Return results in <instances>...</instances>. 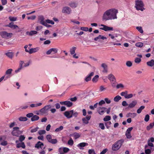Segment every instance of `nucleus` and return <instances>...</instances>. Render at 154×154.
Listing matches in <instances>:
<instances>
[{
	"label": "nucleus",
	"mask_w": 154,
	"mask_h": 154,
	"mask_svg": "<svg viewBox=\"0 0 154 154\" xmlns=\"http://www.w3.org/2000/svg\"><path fill=\"white\" fill-rule=\"evenodd\" d=\"M118 11L115 8H112L106 10L103 14L102 17L103 20L106 21L110 20L116 19L117 14Z\"/></svg>",
	"instance_id": "nucleus-1"
},
{
	"label": "nucleus",
	"mask_w": 154,
	"mask_h": 154,
	"mask_svg": "<svg viewBox=\"0 0 154 154\" xmlns=\"http://www.w3.org/2000/svg\"><path fill=\"white\" fill-rule=\"evenodd\" d=\"M135 5L134 7L137 11H142L145 9L144 8V4L142 0H135Z\"/></svg>",
	"instance_id": "nucleus-2"
},
{
	"label": "nucleus",
	"mask_w": 154,
	"mask_h": 154,
	"mask_svg": "<svg viewBox=\"0 0 154 154\" xmlns=\"http://www.w3.org/2000/svg\"><path fill=\"white\" fill-rule=\"evenodd\" d=\"M123 142V140H120L115 142L112 146V150L116 151L119 149L121 146Z\"/></svg>",
	"instance_id": "nucleus-3"
},
{
	"label": "nucleus",
	"mask_w": 154,
	"mask_h": 154,
	"mask_svg": "<svg viewBox=\"0 0 154 154\" xmlns=\"http://www.w3.org/2000/svg\"><path fill=\"white\" fill-rule=\"evenodd\" d=\"M51 107V106L50 105H48L45 106L44 107L41 109L39 110V112H40L41 115H47L49 109Z\"/></svg>",
	"instance_id": "nucleus-4"
},
{
	"label": "nucleus",
	"mask_w": 154,
	"mask_h": 154,
	"mask_svg": "<svg viewBox=\"0 0 154 154\" xmlns=\"http://www.w3.org/2000/svg\"><path fill=\"white\" fill-rule=\"evenodd\" d=\"M0 35L3 38L8 39L12 37L13 34L12 33H8L6 31H2L0 32Z\"/></svg>",
	"instance_id": "nucleus-5"
},
{
	"label": "nucleus",
	"mask_w": 154,
	"mask_h": 154,
	"mask_svg": "<svg viewBox=\"0 0 154 154\" xmlns=\"http://www.w3.org/2000/svg\"><path fill=\"white\" fill-rule=\"evenodd\" d=\"M19 128L18 127H15L13 128V130L11 132L12 134L14 136L18 137L19 134Z\"/></svg>",
	"instance_id": "nucleus-6"
},
{
	"label": "nucleus",
	"mask_w": 154,
	"mask_h": 154,
	"mask_svg": "<svg viewBox=\"0 0 154 154\" xmlns=\"http://www.w3.org/2000/svg\"><path fill=\"white\" fill-rule=\"evenodd\" d=\"M46 138L48 142L53 144H55L57 142V140L55 139H52L51 135L48 134L46 136Z\"/></svg>",
	"instance_id": "nucleus-7"
},
{
	"label": "nucleus",
	"mask_w": 154,
	"mask_h": 154,
	"mask_svg": "<svg viewBox=\"0 0 154 154\" xmlns=\"http://www.w3.org/2000/svg\"><path fill=\"white\" fill-rule=\"evenodd\" d=\"M100 26L102 27H100V29L105 31H112L113 30V27H109L104 24H101Z\"/></svg>",
	"instance_id": "nucleus-8"
},
{
	"label": "nucleus",
	"mask_w": 154,
	"mask_h": 154,
	"mask_svg": "<svg viewBox=\"0 0 154 154\" xmlns=\"http://www.w3.org/2000/svg\"><path fill=\"white\" fill-rule=\"evenodd\" d=\"M73 110L66 111L64 113V116L68 119H70L72 117L73 113Z\"/></svg>",
	"instance_id": "nucleus-9"
},
{
	"label": "nucleus",
	"mask_w": 154,
	"mask_h": 154,
	"mask_svg": "<svg viewBox=\"0 0 154 154\" xmlns=\"http://www.w3.org/2000/svg\"><path fill=\"white\" fill-rule=\"evenodd\" d=\"M106 108L103 107H99L97 108V111L98 113L100 115H103L105 112V110Z\"/></svg>",
	"instance_id": "nucleus-10"
},
{
	"label": "nucleus",
	"mask_w": 154,
	"mask_h": 154,
	"mask_svg": "<svg viewBox=\"0 0 154 154\" xmlns=\"http://www.w3.org/2000/svg\"><path fill=\"white\" fill-rule=\"evenodd\" d=\"M94 74V73L93 72H92L90 73L87 75L84 79L85 81L86 82H88L90 81L91 79V77Z\"/></svg>",
	"instance_id": "nucleus-11"
},
{
	"label": "nucleus",
	"mask_w": 154,
	"mask_h": 154,
	"mask_svg": "<svg viewBox=\"0 0 154 154\" xmlns=\"http://www.w3.org/2000/svg\"><path fill=\"white\" fill-rule=\"evenodd\" d=\"M91 117V116H87L85 117L84 118L82 119V121L84 124H87L89 123V121L90 120Z\"/></svg>",
	"instance_id": "nucleus-12"
},
{
	"label": "nucleus",
	"mask_w": 154,
	"mask_h": 154,
	"mask_svg": "<svg viewBox=\"0 0 154 154\" xmlns=\"http://www.w3.org/2000/svg\"><path fill=\"white\" fill-rule=\"evenodd\" d=\"M88 145V143L85 142H82L77 144V147L79 148L80 149H84V147L87 146Z\"/></svg>",
	"instance_id": "nucleus-13"
},
{
	"label": "nucleus",
	"mask_w": 154,
	"mask_h": 154,
	"mask_svg": "<svg viewBox=\"0 0 154 154\" xmlns=\"http://www.w3.org/2000/svg\"><path fill=\"white\" fill-rule=\"evenodd\" d=\"M108 78L110 81L111 83L115 82H116V79L114 76L112 74H109L108 76Z\"/></svg>",
	"instance_id": "nucleus-14"
},
{
	"label": "nucleus",
	"mask_w": 154,
	"mask_h": 154,
	"mask_svg": "<svg viewBox=\"0 0 154 154\" xmlns=\"http://www.w3.org/2000/svg\"><path fill=\"white\" fill-rule=\"evenodd\" d=\"M106 39L107 38L106 37L104 36L103 35H100L98 36L95 38L94 39L95 41H98V42H100V39L103 40Z\"/></svg>",
	"instance_id": "nucleus-15"
},
{
	"label": "nucleus",
	"mask_w": 154,
	"mask_h": 154,
	"mask_svg": "<svg viewBox=\"0 0 154 154\" xmlns=\"http://www.w3.org/2000/svg\"><path fill=\"white\" fill-rule=\"evenodd\" d=\"M71 10L70 8L68 7H65L63 8L62 12L67 14H69L71 12Z\"/></svg>",
	"instance_id": "nucleus-16"
},
{
	"label": "nucleus",
	"mask_w": 154,
	"mask_h": 154,
	"mask_svg": "<svg viewBox=\"0 0 154 154\" xmlns=\"http://www.w3.org/2000/svg\"><path fill=\"white\" fill-rule=\"evenodd\" d=\"M101 66L103 69V72L107 73L108 72V69L107 64L105 63H102L101 64Z\"/></svg>",
	"instance_id": "nucleus-17"
},
{
	"label": "nucleus",
	"mask_w": 154,
	"mask_h": 154,
	"mask_svg": "<svg viewBox=\"0 0 154 154\" xmlns=\"http://www.w3.org/2000/svg\"><path fill=\"white\" fill-rule=\"evenodd\" d=\"M44 146L43 143L39 141L35 145V147L38 149L41 148L42 149Z\"/></svg>",
	"instance_id": "nucleus-18"
},
{
	"label": "nucleus",
	"mask_w": 154,
	"mask_h": 154,
	"mask_svg": "<svg viewBox=\"0 0 154 154\" xmlns=\"http://www.w3.org/2000/svg\"><path fill=\"white\" fill-rule=\"evenodd\" d=\"M39 47H36L35 48H31L29 51L28 53L30 54H31L34 53H35L39 51Z\"/></svg>",
	"instance_id": "nucleus-19"
},
{
	"label": "nucleus",
	"mask_w": 154,
	"mask_h": 154,
	"mask_svg": "<svg viewBox=\"0 0 154 154\" xmlns=\"http://www.w3.org/2000/svg\"><path fill=\"white\" fill-rule=\"evenodd\" d=\"M18 142V141L17 140L16 141V143L17 144V148H20V147H22L23 149H24L25 148V145L23 142H21L20 143H17V142Z\"/></svg>",
	"instance_id": "nucleus-20"
},
{
	"label": "nucleus",
	"mask_w": 154,
	"mask_h": 154,
	"mask_svg": "<svg viewBox=\"0 0 154 154\" xmlns=\"http://www.w3.org/2000/svg\"><path fill=\"white\" fill-rule=\"evenodd\" d=\"M137 102L136 100L133 101L128 105V107L129 108H134L137 104Z\"/></svg>",
	"instance_id": "nucleus-21"
},
{
	"label": "nucleus",
	"mask_w": 154,
	"mask_h": 154,
	"mask_svg": "<svg viewBox=\"0 0 154 154\" xmlns=\"http://www.w3.org/2000/svg\"><path fill=\"white\" fill-rule=\"evenodd\" d=\"M137 115V114L136 113H131V112H129L127 113L126 116L127 118H128L130 117H131L132 118H134Z\"/></svg>",
	"instance_id": "nucleus-22"
},
{
	"label": "nucleus",
	"mask_w": 154,
	"mask_h": 154,
	"mask_svg": "<svg viewBox=\"0 0 154 154\" xmlns=\"http://www.w3.org/2000/svg\"><path fill=\"white\" fill-rule=\"evenodd\" d=\"M37 33V32L36 31L32 30L30 32H27L26 34L30 36H32L36 34Z\"/></svg>",
	"instance_id": "nucleus-23"
},
{
	"label": "nucleus",
	"mask_w": 154,
	"mask_h": 154,
	"mask_svg": "<svg viewBox=\"0 0 154 154\" xmlns=\"http://www.w3.org/2000/svg\"><path fill=\"white\" fill-rule=\"evenodd\" d=\"M42 105V103H39L36 104H32L30 105V107L31 108L37 107L41 106Z\"/></svg>",
	"instance_id": "nucleus-24"
},
{
	"label": "nucleus",
	"mask_w": 154,
	"mask_h": 154,
	"mask_svg": "<svg viewBox=\"0 0 154 154\" xmlns=\"http://www.w3.org/2000/svg\"><path fill=\"white\" fill-rule=\"evenodd\" d=\"M9 27L13 29H16L18 27V26L16 25L13 24V23L12 22L10 23L8 26Z\"/></svg>",
	"instance_id": "nucleus-25"
},
{
	"label": "nucleus",
	"mask_w": 154,
	"mask_h": 154,
	"mask_svg": "<svg viewBox=\"0 0 154 154\" xmlns=\"http://www.w3.org/2000/svg\"><path fill=\"white\" fill-rule=\"evenodd\" d=\"M29 128L31 129L30 132L32 133H33L36 132L39 129V128L38 127L34 128H32V127H31Z\"/></svg>",
	"instance_id": "nucleus-26"
},
{
	"label": "nucleus",
	"mask_w": 154,
	"mask_h": 154,
	"mask_svg": "<svg viewBox=\"0 0 154 154\" xmlns=\"http://www.w3.org/2000/svg\"><path fill=\"white\" fill-rule=\"evenodd\" d=\"M76 49V47L73 46L70 49V52L71 55H73L75 53V51Z\"/></svg>",
	"instance_id": "nucleus-27"
},
{
	"label": "nucleus",
	"mask_w": 154,
	"mask_h": 154,
	"mask_svg": "<svg viewBox=\"0 0 154 154\" xmlns=\"http://www.w3.org/2000/svg\"><path fill=\"white\" fill-rule=\"evenodd\" d=\"M148 66L152 67L154 66V60H152L150 61L147 62Z\"/></svg>",
	"instance_id": "nucleus-28"
},
{
	"label": "nucleus",
	"mask_w": 154,
	"mask_h": 154,
	"mask_svg": "<svg viewBox=\"0 0 154 154\" xmlns=\"http://www.w3.org/2000/svg\"><path fill=\"white\" fill-rule=\"evenodd\" d=\"M39 117L38 116L36 115H33L32 117L31 118V120L32 121H37L39 119Z\"/></svg>",
	"instance_id": "nucleus-29"
},
{
	"label": "nucleus",
	"mask_w": 154,
	"mask_h": 154,
	"mask_svg": "<svg viewBox=\"0 0 154 154\" xmlns=\"http://www.w3.org/2000/svg\"><path fill=\"white\" fill-rule=\"evenodd\" d=\"M148 146L146 145L145 146V152L146 154H150L151 153V150L149 149H146Z\"/></svg>",
	"instance_id": "nucleus-30"
},
{
	"label": "nucleus",
	"mask_w": 154,
	"mask_h": 154,
	"mask_svg": "<svg viewBox=\"0 0 154 154\" xmlns=\"http://www.w3.org/2000/svg\"><path fill=\"white\" fill-rule=\"evenodd\" d=\"M39 20L41 24L44 25V24H45L46 22L44 21V18L42 16H41L39 17Z\"/></svg>",
	"instance_id": "nucleus-31"
},
{
	"label": "nucleus",
	"mask_w": 154,
	"mask_h": 154,
	"mask_svg": "<svg viewBox=\"0 0 154 154\" xmlns=\"http://www.w3.org/2000/svg\"><path fill=\"white\" fill-rule=\"evenodd\" d=\"M99 76L98 75H95L92 79V81L93 82L96 83L98 80Z\"/></svg>",
	"instance_id": "nucleus-32"
},
{
	"label": "nucleus",
	"mask_w": 154,
	"mask_h": 154,
	"mask_svg": "<svg viewBox=\"0 0 154 154\" xmlns=\"http://www.w3.org/2000/svg\"><path fill=\"white\" fill-rule=\"evenodd\" d=\"M73 135L74 137V139H75L78 138L80 137V134L76 132L74 133Z\"/></svg>",
	"instance_id": "nucleus-33"
},
{
	"label": "nucleus",
	"mask_w": 154,
	"mask_h": 154,
	"mask_svg": "<svg viewBox=\"0 0 154 154\" xmlns=\"http://www.w3.org/2000/svg\"><path fill=\"white\" fill-rule=\"evenodd\" d=\"M121 98H122L120 96L117 95L114 98V100L115 102H118L120 100Z\"/></svg>",
	"instance_id": "nucleus-34"
},
{
	"label": "nucleus",
	"mask_w": 154,
	"mask_h": 154,
	"mask_svg": "<svg viewBox=\"0 0 154 154\" xmlns=\"http://www.w3.org/2000/svg\"><path fill=\"white\" fill-rule=\"evenodd\" d=\"M124 87V85L122 83L118 84L116 86V88L117 89L123 88Z\"/></svg>",
	"instance_id": "nucleus-35"
},
{
	"label": "nucleus",
	"mask_w": 154,
	"mask_h": 154,
	"mask_svg": "<svg viewBox=\"0 0 154 154\" xmlns=\"http://www.w3.org/2000/svg\"><path fill=\"white\" fill-rule=\"evenodd\" d=\"M17 17H13L11 16H9L8 17V19L10 20L11 21H15L17 20Z\"/></svg>",
	"instance_id": "nucleus-36"
},
{
	"label": "nucleus",
	"mask_w": 154,
	"mask_h": 154,
	"mask_svg": "<svg viewBox=\"0 0 154 154\" xmlns=\"http://www.w3.org/2000/svg\"><path fill=\"white\" fill-rule=\"evenodd\" d=\"M13 71V69H7L5 73L6 75H9L11 74L12 72Z\"/></svg>",
	"instance_id": "nucleus-37"
},
{
	"label": "nucleus",
	"mask_w": 154,
	"mask_h": 154,
	"mask_svg": "<svg viewBox=\"0 0 154 154\" xmlns=\"http://www.w3.org/2000/svg\"><path fill=\"white\" fill-rule=\"evenodd\" d=\"M145 106H141L137 110V112L139 114L142 111V110L144 109Z\"/></svg>",
	"instance_id": "nucleus-38"
},
{
	"label": "nucleus",
	"mask_w": 154,
	"mask_h": 154,
	"mask_svg": "<svg viewBox=\"0 0 154 154\" xmlns=\"http://www.w3.org/2000/svg\"><path fill=\"white\" fill-rule=\"evenodd\" d=\"M127 94L128 91H125L121 92L120 93V95L122 96H124L125 98H126V97H127Z\"/></svg>",
	"instance_id": "nucleus-39"
},
{
	"label": "nucleus",
	"mask_w": 154,
	"mask_h": 154,
	"mask_svg": "<svg viewBox=\"0 0 154 154\" xmlns=\"http://www.w3.org/2000/svg\"><path fill=\"white\" fill-rule=\"evenodd\" d=\"M6 54L10 58H12L13 57V54L12 52H8L6 53Z\"/></svg>",
	"instance_id": "nucleus-40"
},
{
	"label": "nucleus",
	"mask_w": 154,
	"mask_h": 154,
	"mask_svg": "<svg viewBox=\"0 0 154 154\" xmlns=\"http://www.w3.org/2000/svg\"><path fill=\"white\" fill-rule=\"evenodd\" d=\"M72 105V103L70 101H66V105L68 107H70Z\"/></svg>",
	"instance_id": "nucleus-41"
},
{
	"label": "nucleus",
	"mask_w": 154,
	"mask_h": 154,
	"mask_svg": "<svg viewBox=\"0 0 154 154\" xmlns=\"http://www.w3.org/2000/svg\"><path fill=\"white\" fill-rule=\"evenodd\" d=\"M110 116H106L103 118V120L105 122H107L110 120Z\"/></svg>",
	"instance_id": "nucleus-42"
},
{
	"label": "nucleus",
	"mask_w": 154,
	"mask_h": 154,
	"mask_svg": "<svg viewBox=\"0 0 154 154\" xmlns=\"http://www.w3.org/2000/svg\"><path fill=\"white\" fill-rule=\"evenodd\" d=\"M136 29L141 33L142 34L143 33V30L141 26H137L136 27Z\"/></svg>",
	"instance_id": "nucleus-43"
},
{
	"label": "nucleus",
	"mask_w": 154,
	"mask_h": 154,
	"mask_svg": "<svg viewBox=\"0 0 154 154\" xmlns=\"http://www.w3.org/2000/svg\"><path fill=\"white\" fill-rule=\"evenodd\" d=\"M141 61V59L138 57H136L134 60V62L137 64L139 63Z\"/></svg>",
	"instance_id": "nucleus-44"
},
{
	"label": "nucleus",
	"mask_w": 154,
	"mask_h": 154,
	"mask_svg": "<svg viewBox=\"0 0 154 154\" xmlns=\"http://www.w3.org/2000/svg\"><path fill=\"white\" fill-rule=\"evenodd\" d=\"M46 132L45 130H40L38 131V133L39 135H42V134H45Z\"/></svg>",
	"instance_id": "nucleus-45"
},
{
	"label": "nucleus",
	"mask_w": 154,
	"mask_h": 154,
	"mask_svg": "<svg viewBox=\"0 0 154 154\" xmlns=\"http://www.w3.org/2000/svg\"><path fill=\"white\" fill-rule=\"evenodd\" d=\"M19 119L20 121H25L27 120V118L26 117H20Z\"/></svg>",
	"instance_id": "nucleus-46"
},
{
	"label": "nucleus",
	"mask_w": 154,
	"mask_h": 154,
	"mask_svg": "<svg viewBox=\"0 0 154 154\" xmlns=\"http://www.w3.org/2000/svg\"><path fill=\"white\" fill-rule=\"evenodd\" d=\"M68 144L70 146H72L73 144V141L72 138H70V139L68 141Z\"/></svg>",
	"instance_id": "nucleus-47"
},
{
	"label": "nucleus",
	"mask_w": 154,
	"mask_h": 154,
	"mask_svg": "<svg viewBox=\"0 0 154 154\" xmlns=\"http://www.w3.org/2000/svg\"><path fill=\"white\" fill-rule=\"evenodd\" d=\"M135 46L141 48L143 46V43L140 42H137L135 44Z\"/></svg>",
	"instance_id": "nucleus-48"
},
{
	"label": "nucleus",
	"mask_w": 154,
	"mask_h": 154,
	"mask_svg": "<svg viewBox=\"0 0 154 154\" xmlns=\"http://www.w3.org/2000/svg\"><path fill=\"white\" fill-rule=\"evenodd\" d=\"M63 126H61L57 128L55 130V131L56 132H59L63 129Z\"/></svg>",
	"instance_id": "nucleus-49"
},
{
	"label": "nucleus",
	"mask_w": 154,
	"mask_h": 154,
	"mask_svg": "<svg viewBox=\"0 0 154 154\" xmlns=\"http://www.w3.org/2000/svg\"><path fill=\"white\" fill-rule=\"evenodd\" d=\"M126 65L129 67H131L132 65V62L131 61H128L126 62Z\"/></svg>",
	"instance_id": "nucleus-50"
},
{
	"label": "nucleus",
	"mask_w": 154,
	"mask_h": 154,
	"mask_svg": "<svg viewBox=\"0 0 154 154\" xmlns=\"http://www.w3.org/2000/svg\"><path fill=\"white\" fill-rule=\"evenodd\" d=\"M63 147L60 148L58 149V152L60 154H64Z\"/></svg>",
	"instance_id": "nucleus-51"
},
{
	"label": "nucleus",
	"mask_w": 154,
	"mask_h": 154,
	"mask_svg": "<svg viewBox=\"0 0 154 154\" xmlns=\"http://www.w3.org/2000/svg\"><path fill=\"white\" fill-rule=\"evenodd\" d=\"M111 124V122L109 121L105 123V124L106 126L108 129L110 127L109 125Z\"/></svg>",
	"instance_id": "nucleus-52"
},
{
	"label": "nucleus",
	"mask_w": 154,
	"mask_h": 154,
	"mask_svg": "<svg viewBox=\"0 0 154 154\" xmlns=\"http://www.w3.org/2000/svg\"><path fill=\"white\" fill-rule=\"evenodd\" d=\"M52 52H53V54L56 53L58 51V49L56 48H51Z\"/></svg>",
	"instance_id": "nucleus-53"
},
{
	"label": "nucleus",
	"mask_w": 154,
	"mask_h": 154,
	"mask_svg": "<svg viewBox=\"0 0 154 154\" xmlns=\"http://www.w3.org/2000/svg\"><path fill=\"white\" fill-rule=\"evenodd\" d=\"M104 101L107 104H109L111 102V100L107 98H106L104 99Z\"/></svg>",
	"instance_id": "nucleus-54"
},
{
	"label": "nucleus",
	"mask_w": 154,
	"mask_h": 154,
	"mask_svg": "<svg viewBox=\"0 0 154 154\" xmlns=\"http://www.w3.org/2000/svg\"><path fill=\"white\" fill-rule=\"evenodd\" d=\"M99 127L102 130H104L105 129L104 124L103 123H100L99 124Z\"/></svg>",
	"instance_id": "nucleus-55"
},
{
	"label": "nucleus",
	"mask_w": 154,
	"mask_h": 154,
	"mask_svg": "<svg viewBox=\"0 0 154 154\" xmlns=\"http://www.w3.org/2000/svg\"><path fill=\"white\" fill-rule=\"evenodd\" d=\"M25 137L24 135H21L19 137V140L22 142L24 140Z\"/></svg>",
	"instance_id": "nucleus-56"
},
{
	"label": "nucleus",
	"mask_w": 154,
	"mask_h": 154,
	"mask_svg": "<svg viewBox=\"0 0 154 154\" xmlns=\"http://www.w3.org/2000/svg\"><path fill=\"white\" fill-rule=\"evenodd\" d=\"M46 22L47 23H50L51 24H54V22L52 20H47L46 21Z\"/></svg>",
	"instance_id": "nucleus-57"
},
{
	"label": "nucleus",
	"mask_w": 154,
	"mask_h": 154,
	"mask_svg": "<svg viewBox=\"0 0 154 154\" xmlns=\"http://www.w3.org/2000/svg\"><path fill=\"white\" fill-rule=\"evenodd\" d=\"M105 102L104 100H101L100 102L98 103V105L100 106H101L105 104Z\"/></svg>",
	"instance_id": "nucleus-58"
},
{
	"label": "nucleus",
	"mask_w": 154,
	"mask_h": 154,
	"mask_svg": "<svg viewBox=\"0 0 154 154\" xmlns=\"http://www.w3.org/2000/svg\"><path fill=\"white\" fill-rule=\"evenodd\" d=\"M24 62L23 61L20 60L19 62V67L21 68H23V64H24Z\"/></svg>",
	"instance_id": "nucleus-59"
},
{
	"label": "nucleus",
	"mask_w": 154,
	"mask_h": 154,
	"mask_svg": "<svg viewBox=\"0 0 154 154\" xmlns=\"http://www.w3.org/2000/svg\"><path fill=\"white\" fill-rule=\"evenodd\" d=\"M8 144L7 142L6 141L4 140L0 143V144L2 146H5Z\"/></svg>",
	"instance_id": "nucleus-60"
},
{
	"label": "nucleus",
	"mask_w": 154,
	"mask_h": 154,
	"mask_svg": "<svg viewBox=\"0 0 154 154\" xmlns=\"http://www.w3.org/2000/svg\"><path fill=\"white\" fill-rule=\"evenodd\" d=\"M88 152L89 154H95L94 149H90L88 150Z\"/></svg>",
	"instance_id": "nucleus-61"
},
{
	"label": "nucleus",
	"mask_w": 154,
	"mask_h": 154,
	"mask_svg": "<svg viewBox=\"0 0 154 154\" xmlns=\"http://www.w3.org/2000/svg\"><path fill=\"white\" fill-rule=\"evenodd\" d=\"M149 116L147 114L145 116V118H144V120L146 122H147L149 120Z\"/></svg>",
	"instance_id": "nucleus-62"
},
{
	"label": "nucleus",
	"mask_w": 154,
	"mask_h": 154,
	"mask_svg": "<svg viewBox=\"0 0 154 154\" xmlns=\"http://www.w3.org/2000/svg\"><path fill=\"white\" fill-rule=\"evenodd\" d=\"M81 29L82 31H87L88 30V28L87 27H82L81 28Z\"/></svg>",
	"instance_id": "nucleus-63"
},
{
	"label": "nucleus",
	"mask_w": 154,
	"mask_h": 154,
	"mask_svg": "<svg viewBox=\"0 0 154 154\" xmlns=\"http://www.w3.org/2000/svg\"><path fill=\"white\" fill-rule=\"evenodd\" d=\"M70 6L72 8H75L77 6V5L75 3H71L70 4Z\"/></svg>",
	"instance_id": "nucleus-64"
}]
</instances>
